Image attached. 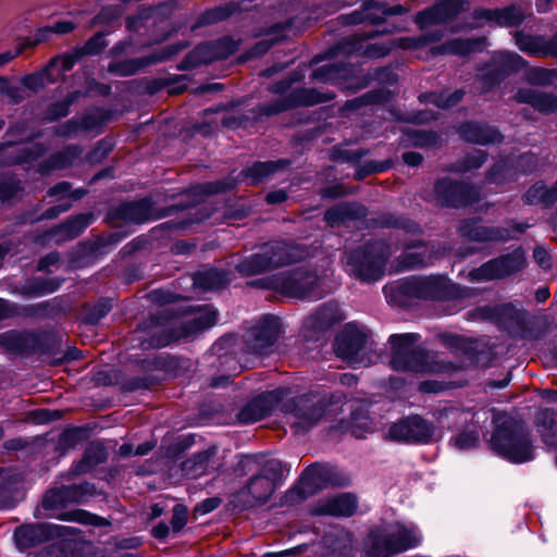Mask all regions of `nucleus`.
Here are the masks:
<instances>
[{
  "mask_svg": "<svg viewBox=\"0 0 557 557\" xmlns=\"http://www.w3.org/2000/svg\"><path fill=\"white\" fill-rule=\"evenodd\" d=\"M495 430L488 441L491 449L510 462L522 463L533 459L534 447L529 431L506 413H494Z\"/></svg>",
  "mask_w": 557,
  "mask_h": 557,
  "instance_id": "1",
  "label": "nucleus"
},
{
  "mask_svg": "<svg viewBox=\"0 0 557 557\" xmlns=\"http://www.w3.org/2000/svg\"><path fill=\"white\" fill-rule=\"evenodd\" d=\"M418 338L414 333L394 334L389 337L393 369L420 373H449L455 370L453 363L441 359L436 354L416 347Z\"/></svg>",
  "mask_w": 557,
  "mask_h": 557,
  "instance_id": "2",
  "label": "nucleus"
},
{
  "mask_svg": "<svg viewBox=\"0 0 557 557\" xmlns=\"http://www.w3.org/2000/svg\"><path fill=\"white\" fill-rule=\"evenodd\" d=\"M421 541V533L414 525L395 523L384 531H373L367 540L369 557H391L411 548Z\"/></svg>",
  "mask_w": 557,
  "mask_h": 557,
  "instance_id": "3",
  "label": "nucleus"
},
{
  "mask_svg": "<svg viewBox=\"0 0 557 557\" xmlns=\"http://www.w3.org/2000/svg\"><path fill=\"white\" fill-rule=\"evenodd\" d=\"M261 286L278 290L294 298L317 300L324 295L318 275L302 268L295 269L290 272H283L271 278H267Z\"/></svg>",
  "mask_w": 557,
  "mask_h": 557,
  "instance_id": "4",
  "label": "nucleus"
},
{
  "mask_svg": "<svg viewBox=\"0 0 557 557\" xmlns=\"http://www.w3.org/2000/svg\"><path fill=\"white\" fill-rule=\"evenodd\" d=\"M335 352L352 367H369L377 359L373 342L354 324H347L336 337Z\"/></svg>",
  "mask_w": 557,
  "mask_h": 557,
  "instance_id": "5",
  "label": "nucleus"
},
{
  "mask_svg": "<svg viewBox=\"0 0 557 557\" xmlns=\"http://www.w3.org/2000/svg\"><path fill=\"white\" fill-rule=\"evenodd\" d=\"M384 243H374L350 252L346 258V271L361 281L372 282L382 277L388 258Z\"/></svg>",
  "mask_w": 557,
  "mask_h": 557,
  "instance_id": "6",
  "label": "nucleus"
},
{
  "mask_svg": "<svg viewBox=\"0 0 557 557\" xmlns=\"http://www.w3.org/2000/svg\"><path fill=\"white\" fill-rule=\"evenodd\" d=\"M399 290L410 297L445 299L462 297L465 290L444 276H413L399 283Z\"/></svg>",
  "mask_w": 557,
  "mask_h": 557,
  "instance_id": "7",
  "label": "nucleus"
},
{
  "mask_svg": "<svg viewBox=\"0 0 557 557\" xmlns=\"http://www.w3.org/2000/svg\"><path fill=\"white\" fill-rule=\"evenodd\" d=\"M289 261L286 245L277 243L268 245L262 252L244 259L236 269L240 274L249 276L275 269Z\"/></svg>",
  "mask_w": 557,
  "mask_h": 557,
  "instance_id": "8",
  "label": "nucleus"
},
{
  "mask_svg": "<svg viewBox=\"0 0 557 557\" xmlns=\"http://www.w3.org/2000/svg\"><path fill=\"white\" fill-rule=\"evenodd\" d=\"M282 471L281 462L277 460H269L263 473L253 476L248 484L240 491L247 504L253 506L265 503L275 490V480Z\"/></svg>",
  "mask_w": 557,
  "mask_h": 557,
  "instance_id": "9",
  "label": "nucleus"
},
{
  "mask_svg": "<svg viewBox=\"0 0 557 557\" xmlns=\"http://www.w3.org/2000/svg\"><path fill=\"white\" fill-rule=\"evenodd\" d=\"M324 399L317 394H306L294 399L289 410L296 432H305L324 416Z\"/></svg>",
  "mask_w": 557,
  "mask_h": 557,
  "instance_id": "10",
  "label": "nucleus"
},
{
  "mask_svg": "<svg viewBox=\"0 0 557 557\" xmlns=\"http://www.w3.org/2000/svg\"><path fill=\"white\" fill-rule=\"evenodd\" d=\"M76 529L52 523L26 524L14 532L16 545L26 548L50 539H65L74 535Z\"/></svg>",
  "mask_w": 557,
  "mask_h": 557,
  "instance_id": "11",
  "label": "nucleus"
},
{
  "mask_svg": "<svg viewBox=\"0 0 557 557\" xmlns=\"http://www.w3.org/2000/svg\"><path fill=\"white\" fill-rule=\"evenodd\" d=\"M280 333V319L265 317L256 326L245 333V343L249 351L265 355L275 344Z\"/></svg>",
  "mask_w": 557,
  "mask_h": 557,
  "instance_id": "12",
  "label": "nucleus"
},
{
  "mask_svg": "<svg viewBox=\"0 0 557 557\" xmlns=\"http://www.w3.org/2000/svg\"><path fill=\"white\" fill-rule=\"evenodd\" d=\"M525 258L521 248L510 255L486 262L481 268L470 272L473 280H496L519 271L524 267Z\"/></svg>",
  "mask_w": 557,
  "mask_h": 557,
  "instance_id": "13",
  "label": "nucleus"
},
{
  "mask_svg": "<svg viewBox=\"0 0 557 557\" xmlns=\"http://www.w3.org/2000/svg\"><path fill=\"white\" fill-rule=\"evenodd\" d=\"M391 438L406 443H426L433 434V426L419 416L405 418L389 428Z\"/></svg>",
  "mask_w": 557,
  "mask_h": 557,
  "instance_id": "14",
  "label": "nucleus"
},
{
  "mask_svg": "<svg viewBox=\"0 0 557 557\" xmlns=\"http://www.w3.org/2000/svg\"><path fill=\"white\" fill-rule=\"evenodd\" d=\"M434 193L436 201L447 207L470 205L479 198L475 188L446 178L436 183Z\"/></svg>",
  "mask_w": 557,
  "mask_h": 557,
  "instance_id": "15",
  "label": "nucleus"
},
{
  "mask_svg": "<svg viewBox=\"0 0 557 557\" xmlns=\"http://www.w3.org/2000/svg\"><path fill=\"white\" fill-rule=\"evenodd\" d=\"M465 0H438L432 8L417 14L420 28L445 23L465 10Z\"/></svg>",
  "mask_w": 557,
  "mask_h": 557,
  "instance_id": "16",
  "label": "nucleus"
},
{
  "mask_svg": "<svg viewBox=\"0 0 557 557\" xmlns=\"http://www.w3.org/2000/svg\"><path fill=\"white\" fill-rule=\"evenodd\" d=\"M283 388L267 392L244 407L238 419L243 423H255L270 414L274 406L286 396Z\"/></svg>",
  "mask_w": 557,
  "mask_h": 557,
  "instance_id": "17",
  "label": "nucleus"
},
{
  "mask_svg": "<svg viewBox=\"0 0 557 557\" xmlns=\"http://www.w3.org/2000/svg\"><path fill=\"white\" fill-rule=\"evenodd\" d=\"M331 469L325 466L314 465L305 471L299 484L290 491L289 497L294 499L297 492L300 498H306L326 485L330 480Z\"/></svg>",
  "mask_w": 557,
  "mask_h": 557,
  "instance_id": "18",
  "label": "nucleus"
},
{
  "mask_svg": "<svg viewBox=\"0 0 557 557\" xmlns=\"http://www.w3.org/2000/svg\"><path fill=\"white\" fill-rule=\"evenodd\" d=\"M523 13L518 8H507L504 10H485L479 9L473 12V21L467 27L475 28L484 25L485 22H495L504 26H515L521 23Z\"/></svg>",
  "mask_w": 557,
  "mask_h": 557,
  "instance_id": "19",
  "label": "nucleus"
},
{
  "mask_svg": "<svg viewBox=\"0 0 557 557\" xmlns=\"http://www.w3.org/2000/svg\"><path fill=\"white\" fill-rule=\"evenodd\" d=\"M237 44L231 38L200 45L191 54L198 62L210 63L218 59H225L235 52Z\"/></svg>",
  "mask_w": 557,
  "mask_h": 557,
  "instance_id": "20",
  "label": "nucleus"
},
{
  "mask_svg": "<svg viewBox=\"0 0 557 557\" xmlns=\"http://www.w3.org/2000/svg\"><path fill=\"white\" fill-rule=\"evenodd\" d=\"M91 485L88 483H82L78 485L64 486L57 491H51L46 495L44 499V506L46 508H52L59 504L66 502L82 503L88 495L91 494Z\"/></svg>",
  "mask_w": 557,
  "mask_h": 557,
  "instance_id": "21",
  "label": "nucleus"
},
{
  "mask_svg": "<svg viewBox=\"0 0 557 557\" xmlns=\"http://www.w3.org/2000/svg\"><path fill=\"white\" fill-rule=\"evenodd\" d=\"M357 509V499L351 494H339L322 500L315 508L318 515L335 517L351 516Z\"/></svg>",
  "mask_w": 557,
  "mask_h": 557,
  "instance_id": "22",
  "label": "nucleus"
},
{
  "mask_svg": "<svg viewBox=\"0 0 557 557\" xmlns=\"http://www.w3.org/2000/svg\"><path fill=\"white\" fill-rule=\"evenodd\" d=\"M405 11L401 5L385 8L377 2H368L362 5L360 11H356L350 15V22L377 24L381 23L386 15L403 14Z\"/></svg>",
  "mask_w": 557,
  "mask_h": 557,
  "instance_id": "23",
  "label": "nucleus"
},
{
  "mask_svg": "<svg viewBox=\"0 0 557 557\" xmlns=\"http://www.w3.org/2000/svg\"><path fill=\"white\" fill-rule=\"evenodd\" d=\"M326 99V96L317 92L313 89H298L292 92L289 100L277 101L273 106L264 108L263 113L270 115L286 110L289 107L312 106L323 102Z\"/></svg>",
  "mask_w": 557,
  "mask_h": 557,
  "instance_id": "24",
  "label": "nucleus"
},
{
  "mask_svg": "<svg viewBox=\"0 0 557 557\" xmlns=\"http://www.w3.org/2000/svg\"><path fill=\"white\" fill-rule=\"evenodd\" d=\"M515 98L518 102L529 103L543 113L557 111V97L553 94L539 92L532 88H522L517 91Z\"/></svg>",
  "mask_w": 557,
  "mask_h": 557,
  "instance_id": "25",
  "label": "nucleus"
},
{
  "mask_svg": "<svg viewBox=\"0 0 557 557\" xmlns=\"http://www.w3.org/2000/svg\"><path fill=\"white\" fill-rule=\"evenodd\" d=\"M460 232L462 236L474 242L507 240L511 237L508 230L490 228L476 222H465L460 227Z\"/></svg>",
  "mask_w": 557,
  "mask_h": 557,
  "instance_id": "26",
  "label": "nucleus"
},
{
  "mask_svg": "<svg viewBox=\"0 0 557 557\" xmlns=\"http://www.w3.org/2000/svg\"><path fill=\"white\" fill-rule=\"evenodd\" d=\"M461 136L479 145L494 144L502 140L500 134L493 127L476 123H469L461 127Z\"/></svg>",
  "mask_w": 557,
  "mask_h": 557,
  "instance_id": "27",
  "label": "nucleus"
},
{
  "mask_svg": "<svg viewBox=\"0 0 557 557\" xmlns=\"http://www.w3.org/2000/svg\"><path fill=\"white\" fill-rule=\"evenodd\" d=\"M431 262L432 255L426 247L420 245H411L408 246L401 255V260L397 265V271L428 265Z\"/></svg>",
  "mask_w": 557,
  "mask_h": 557,
  "instance_id": "28",
  "label": "nucleus"
},
{
  "mask_svg": "<svg viewBox=\"0 0 557 557\" xmlns=\"http://www.w3.org/2000/svg\"><path fill=\"white\" fill-rule=\"evenodd\" d=\"M344 320V314L337 305L329 304L320 308L312 317L306 321L307 327L322 331L334 323Z\"/></svg>",
  "mask_w": 557,
  "mask_h": 557,
  "instance_id": "29",
  "label": "nucleus"
},
{
  "mask_svg": "<svg viewBox=\"0 0 557 557\" xmlns=\"http://www.w3.org/2000/svg\"><path fill=\"white\" fill-rule=\"evenodd\" d=\"M515 39L519 49L529 54L546 55L554 50V46L545 40L544 37H533L523 33H517Z\"/></svg>",
  "mask_w": 557,
  "mask_h": 557,
  "instance_id": "30",
  "label": "nucleus"
},
{
  "mask_svg": "<svg viewBox=\"0 0 557 557\" xmlns=\"http://www.w3.org/2000/svg\"><path fill=\"white\" fill-rule=\"evenodd\" d=\"M92 219V214H79L55 228L53 236L58 237V240L72 239L78 236Z\"/></svg>",
  "mask_w": 557,
  "mask_h": 557,
  "instance_id": "31",
  "label": "nucleus"
},
{
  "mask_svg": "<svg viewBox=\"0 0 557 557\" xmlns=\"http://www.w3.org/2000/svg\"><path fill=\"white\" fill-rule=\"evenodd\" d=\"M120 214L127 222L143 223L151 215V203L147 199L125 203L120 208Z\"/></svg>",
  "mask_w": 557,
  "mask_h": 557,
  "instance_id": "32",
  "label": "nucleus"
},
{
  "mask_svg": "<svg viewBox=\"0 0 557 557\" xmlns=\"http://www.w3.org/2000/svg\"><path fill=\"white\" fill-rule=\"evenodd\" d=\"M228 281V273L216 269H209L203 272H199L195 276V284L206 289L220 288Z\"/></svg>",
  "mask_w": 557,
  "mask_h": 557,
  "instance_id": "33",
  "label": "nucleus"
},
{
  "mask_svg": "<svg viewBox=\"0 0 557 557\" xmlns=\"http://www.w3.org/2000/svg\"><path fill=\"white\" fill-rule=\"evenodd\" d=\"M216 312L210 308L200 310L186 321L188 329L184 331V335H189L194 332L214 325L216 323Z\"/></svg>",
  "mask_w": 557,
  "mask_h": 557,
  "instance_id": "34",
  "label": "nucleus"
},
{
  "mask_svg": "<svg viewBox=\"0 0 557 557\" xmlns=\"http://www.w3.org/2000/svg\"><path fill=\"white\" fill-rule=\"evenodd\" d=\"M537 422L543 441L549 446L557 447V426L553 422L552 412L548 410L542 411Z\"/></svg>",
  "mask_w": 557,
  "mask_h": 557,
  "instance_id": "35",
  "label": "nucleus"
},
{
  "mask_svg": "<svg viewBox=\"0 0 557 557\" xmlns=\"http://www.w3.org/2000/svg\"><path fill=\"white\" fill-rule=\"evenodd\" d=\"M74 65V58L71 55H61L52 59L46 66L47 81L54 83L57 79L70 71Z\"/></svg>",
  "mask_w": 557,
  "mask_h": 557,
  "instance_id": "36",
  "label": "nucleus"
},
{
  "mask_svg": "<svg viewBox=\"0 0 557 557\" xmlns=\"http://www.w3.org/2000/svg\"><path fill=\"white\" fill-rule=\"evenodd\" d=\"M283 165V162H259L247 169L246 177L251 181L252 184L260 183L268 178L278 168Z\"/></svg>",
  "mask_w": 557,
  "mask_h": 557,
  "instance_id": "37",
  "label": "nucleus"
},
{
  "mask_svg": "<svg viewBox=\"0 0 557 557\" xmlns=\"http://www.w3.org/2000/svg\"><path fill=\"white\" fill-rule=\"evenodd\" d=\"M462 98L461 91H455L451 94L442 92L437 94H425L420 96L421 102L432 103L438 108H450L457 104Z\"/></svg>",
  "mask_w": 557,
  "mask_h": 557,
  "instance_id": "38",
  "label": "nucleus"
},
{
  "mask_svg": "<svg viewBox=\"0 0 557 557\" xmlns=\"http://www.w3.org/2000/svg\"><path fill=\"white\" fill-rule=\"evenodd\" d=\"M556 197L557 190L548 189L546 186L539 184L532 186L525 195L527 201L529 203L542 202L545 205H549L555 201Z\"/></svg>",
  "mask_w": 557,
  "mask_h": 557,
  "instance_id": "39",
  "label": "nucleus"
},
{
  "mask_svg": "<svg viewBox=\"0 0 557 557\" xmlns=\"http://www.w3.org/2000/svg\"><path fill=\"white\" fill-rule=\"evenodd\" d=\"M480 44V40L455 39L445 44L441 48V52L449 54H467L472 51H475L479 48Z\"/></svg>",
  "mask_w": 557,
  "mask_h": 557,
  "instance_id": "40",
  "label": "nucleus"
},
{
  "mask_svg": "<svg viewBox=\"0 0 557 557\" xmlns=\"http://www.w3.org/2000/svg\"><path fill=\"white\" fill-rule=\"evenodd\" d=\"M494 60L502 73L517 71L524 65L523 59L513 52H498Z\"/></svg>",
  "mask_w": 557,
  "mask_h": 557,
  "instance_id": "41",
  "label": "nucleus"
},
{
  "mask_svg": "<svg viewBox=\"0 0 557 557\" xmlns=\"http://www.w3.org/2000/svg\"><path fill=\"white\" fill-rule=\"evenodd\" d=\"M25 346V337L17 332H5L0 334V347L5 350L15 351L21 350Z\"/></svg>",
  "mask_w": 557,
  "mask_h": 557,
  "instance_id": "42",
  "label": "nucleus"
},
{
  "mask_svg": "<svg viewBox=\"0 0 557 557\" xmlns=\"http://www.w3.org/2000/svg\"><path fill=\"white\" fill-rule=\"evenodd\" d=\"M61 519L67 520V521H75V522H78L82 524H94V525L101 524V520H102L101 518H99L95 515H91L88 511L81 510V509L65 512L62 515Z\"/></svg>",
  "mask_w": 557,
  "mask_h": 557,
  "instance_id": "43",
  "label": "nucleus"
},
{
  "mask_svg": "<svg viewBox=\"0 0 557 557\" xmlns=\"http://www.w3.org/2000/svg\"><path fill=\"white\" fill-rule=\"evenodd\" d=\"M149 62L143 61H123V62H114L109 65V71L115 73L120 76H129L137 72V70Z\"/></svg>",
  "mask_w": 557,
  "mask_h": 557,
  "instance_id": "44",
  "label": "nucleus"
},
{
  "mask_svg": "<svg viewBox=\"0 0 557 557\" xmlns=\"http://www.w3.org/2000/svg\"><path fill=\"white\" fill-rule=\"evenodd\" d=\"M78 156V149L75 147H70L65 151L60 152L51 158L49 169H59L71 165Z\"/></svg>",
  "mask_w": 557,
  "mask_h": 557,
  "instance_id": "45",
  "label": "nucleus"
},
{
  "mask_svg": "<svg viewBox=\"0 0 557 557\" xmlns=\"http://www.w3.org/2000/svg\"><path fill=\"white\" fill-rule=\"evenodd\" d=\"M230 14H231V11L226 8H218V9L209 10L199 17V20H198L197 24L194 26V28L216 23L219 21L226 18Z\"/></svg>",
  "mask_w": 557,
  "mask_h": 557,
  "instance_id": "46",
  "label": "nucleus"
},
{
  "mask_svg": "<svg viewBox=\"0 0 557 557\" xmlns=\"http://www.w3.org/2000/svg\"><path fill=\"white\" fill-rule=\"evenodd\" d=\"M351 214H352V212L348 205H339V206L333 207L325 213V221L331 226H334L335 224H338L339 222L344 221Z\"/></svg>",
  "mask_w": 557,
  "mask_h": 557,
  "instance_id": "47",
  "label": "nucleus"
},
{
  "mask_svg": "<svg viewBox=\"0 0 557 557\" xmlns=\"http://www.w3.org/2000/svg\"><path fill=\"white\" fill-rule=\"evenodd\" d=\"M22 83L23 85L33 90V91H37L44 87H46L47 85H49L50 83L47 81V73H46V67L39 72V73H34V74H29V75H26L23 79H22Z\"/></svg>",
  "mask_w": 557,
  "mask_h": 557,
  "instance_id": "48",
  "label": "nucleus"
},
{
  "mask_svg": "<svg viewBox=\"0 0 557 557\" xmlns=\"http://www.w3.org/2000/svg\"><path fill=\"white\" fill-rule=\"evenodd\" d=\"M349 430L354 436L361 438L367 432L372 431V421L366 416L354 417Z\"/></svg>",
  "mask_w": 557,
  "mask_h": 557,
  "instance_id": "49",
  "label": "nucleus"
},
{
  "mask_svg": "<svg viewBox=\"0 0 557 557\" xmlns=\"http://www.w3.org/2000/svg\"><path fill=\"white\" fill-rule=\"evenodd\" d=\"M479 434L476 432H463L453 438L454 445L459 449H469L478 444Z\"/></svg>",
  "mask_w": 557,
  "mask_h": 557,
  "instance_id": "50",
  "label": "nucleus"
},
{
  "mask_svg": "<svg viewBox=\"0 0 557 557\" xmlns=\"http://www.w3.org/2000/svg\"><path fill=\"white\" fill-rule=\"evenodd\" d=\"M187 522V509L185 506L178 504L173 509V517L171 525L174 532H180Z\"/></svg>",
  "mask_w": 557,
  "mask_h": 557,
  "instance_id": "51",
  "label": "nucleus"
},
{
  "mask_svg": "<svg viewBox=\"0 0 557 557\" xmlns=\"http://www.w3.org/2000/svg\"><path fill=\"white\" fill-rule=\"evenodd\" d=\"M392 45L385 42H374L367 46H360L358 49H364V54L370 58L384 57L391 50Z\"/></svg>",
  "mask_w": 557,
  "mask_h": 557,
  "instance_id": "52",
  "label": "nucleus"
},
{
  "mask_svg": "<svg viewBox=\"0 0 557 557\" xmlns=\"http://www.w3.org/2000/svg\"><path fill=\"white\" fill-rule=\"evenodd\" d=\"M550 77L552 72L540 67L531 69L527 74L528 82L533 85L546 84L550 81Z\"/></svg>",
  "mask_w": 557,
  "mask_h": 557,
  "instance_id": "53",
  "label": "nucleus"
},
{
  "mask_svg": "<svg viewBox=\"0 0 557 557\" xmlns=\"http://www.w3.org/2000/svg\"><path fill=\"white\" fill-rule=\"evenodd\" d=\"M486 160V154L481 149H475L466 159L465 170H472L480 168Z\"/></svg>",
  "mask_w": 557,
  "mask_h": 557,
  "instance_id": "54",
  "label": "nucleus"
},
{
  "mask_svg": "<svg viewBox=\"0 0 557 557\" xmlns=\"http://www.w3.org/2000/svg\"><path fill=\"white\" fill-rule=\"evenodd\" d=\"M103 459H104L103 449L99 446H96V447L92 446L87 449L85 457H84V462H86L89 467H91L92 465H96V463L102 461Z\"/></svg>",
  "mask_w": 557,
  "mask_h": 557,
  "instance_id": "55",
  "label": "nucleus"
},
{
  "mask_svg": "<svg viewBox=\"0 0 557 557\" xmlns=\"http://www.w3.org/2000/svg\"><path fill=\"white\" fill-rule=\"evenodd\" d=\"M104 47L103 35L99 34L91 38L85 46L87 53H98Z\"/></svg>",
  "mask_w": 557,
  "mask_h": 557,
  "instance_id": "56",
  "label": "nucleus"
},
{
  "mask_svg": "<svg viewBox=\"0 0 557 557\" xmlns=\"http://www.w3.org/2000/svg\"><path fill=\"white\" fill-rule=\"evenodd\" d=\"M534 259L537 264L543 269H548L550 267V259L547 250L543 247H537L534 250Z\"/></svg>",
  "mask_w": 557,
  "mask_h": 557,
  "instance_id": "57",
  "label": "nucleus"
},
{
  "mask_svg": "<svg viewBox=\"0 0 557 557\" xmlns=\"http://www.w3.org/2000/svg\"><path fill=\"white\" fill-rule=\"evenodd\" d=\"M74 29V24L70 21L57 22L52 26L45 29V32H51L57 34H66Z\"/></svg>",
  "mask_w": 557,
  "mask_h": 557,
  "instance_id": "58",
  "label": "nucleus"
},
{
  "mask_svg": "<svg viewBox=\"0 0 557 557\" xmlns=\"http://www.w3.org/2000/svg\"><path fill=\"white\" fill-rule=\"evenodd\" d=\"M109 310H110V306H108L107 304H102V305L97 306L89 313V317H88L89 322L96 323L101 318H103L109 312Z\"/></svg>",
  "mask_w": 557,
  "mask_h": 557,
  "instance_id": "59",
  "label": "nucleus"
},
{
  "mask_svg": "<svg viewBox=\"0 0 557 557\" xmlns=\"http://www.w3.org/2000/svg\"><path fill=\"white\" fill-rule=\"evenodd\" d=\"M505 171H506L505 164H498L491 171L487 180L492 183L500 182L503 180V177L505 176V173H504Z\"/></svg>",
  "mask_w": 557,
  "mask_h": 557,
  "instance_id": "60",
  "label": "nucleus"
},
{
  "mask_svg": "<svg viewBox=\"0 0 557 557\" xmlns=\"http://www.w3.org/2000/svg\"><path fill=\"white\" fill-rule=\"evenodd\" d=\"M258 463L256 456H243L238 462V467L246 473L252 470V466Z\"/></svg>",
  "mask_w": 557,
  "mask_h": 557,
  "instance_id": "61",
  "label": "nucleus"
},
{
  "mask_svg": "<svg viewBox=\"0 0 557 557\" xmlns=\"http://www.w3.org/2000/svg\"><path fill=\"white\" fill-rule=\"evenodd\" d=\"M403 160L406 164L414 166L421 163L422 156L418 152L410 151L403 154Z\"/></svg>",
  "mask_w": 557,
  "mask_h": 557,
  "instance_id": "62",
  "label": "nucleus"
},
{
  "mask_svg": "<svg viewBox=\"0 0 557 557\" xmlns=\"http://www.w3.org/2000/svg\"><path fill=\"white\" fill-rule=\"evenodd\" d=\"M287 194L284 190L269 193L265 197L269 203H281L286 200Z\"/></svg>",
  "mask_w": 557,
  "mask_h": 557,
  "instance_id": "63",
  "label": "nucleus"
},
{
  "mask_svg": "<svg viewBox=\"0 0 557 557\" xmlns=\"http://www.w3.org/2000/svg\"><path fill=\"white\" fill-rule=\"evenodd\" d=\"M218 506L216 499H208L203 502L201 505L197 506L196 511L203 515L212 511Z\"/></svg>",
  "mask_w": 557,
  "mask_h": 557,
  "instance_id": "64",
  "label": "nucleus"
}]
</instances>
